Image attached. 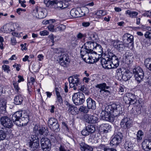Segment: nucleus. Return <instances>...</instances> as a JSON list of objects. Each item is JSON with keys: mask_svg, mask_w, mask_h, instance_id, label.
Listing matches in <instances>:
<instances>
[{"mask_svg": "<svg viewBox=\"0 0 151 151\" xmlns=\"http://www.w3.org/2000/svg\"><path fill=\"white\" fill-rule=\"evenodd\" d=\"M122 107L120 104H116L106 106L104 110H102L100 116L103 120L111 122L113 117L122 113Z\"/></svg>", "mask_w": 151, "mask_h": 151, "instance_id": "1", "label": "nucleus"}, {"mask_svg": "<svg viewBox=\"0 0 151 151\" xmlns=\"http://www.w3.org/2000/svg\"><path fill=\"white\" fill-rule=\"evenodd\" d=\"M96 45V43L91 41L87 42L84 44V47H82L81 48L80 51L81 55L84 61H86V58L89 60V62L91 63H93L98 61L96 58L92 57L91 55H86V54L90 53L91 54L93 53L95 47Z\"/></svg>", "mask_w": 151, "mask_h": 151, "instance_id": "2", "label": "nucleus"}, {"mask_svg": "<svg viewBox=\"0 0 151 151\" xmlns=\"http://www.w3.org/2000/svg\"><path fill=\"white\" fill-rule=\"evenodd\" d=\"M28 114L25 110L17 111L12 116L14 123L17 126L22 127L26 125L29 122Z\"/></svg>", "mask_w": 151, "mask_h": 151, "instance_id": "3", "label": "nucleus"}, {"mask_svg": "<svg viewBox=\"0 0 151 151\" xmlns=\"http://www.w3.org/2000/svg\"><path fill=\"white\" fill-rule=\"evenodd\" d=\"M57 61L60 65L65 68L68 66L70 60L68 55L62 49H57Z\"/></svg>", "mask_w": 151, "mask_h": 151, "instance_id": "4", "label": "nucleus"}, {"mask_svg": "<svg viewBox=\"0 0 151 151\" xmlns=\"http://www.w3.org/2000/svg\"><path fill=\"white\" fill-rule=\"evenodd\" d=\"M85 99L84 94L80 92L74 93L72 97L73 101L76 105L82 104L85 101Z\"/></svg>", "mask_w": 151, "mask_h": 151, "instance_id": "5", "label": "nucleus"}, {"mask_svg": "<svg viewBox=\"0 0 151 151\" xmlns=\"http://www.w3.org/2000/svg\"><path fill=\"white\" fill-rule=\"evenodd\" d=\"M29 147L32 150H36L39 146V139L36 135H31L30 141L28 142Z\"/></svg>", "mask_w": 151, "mask_h": 151, "instance_id": "6", "label": "nucleus"}, {"mask_svg": "<svg viewBox=\"0 0 151 151\" xmlns=\"http://www.w3.org/2000/svg\"><path fill=\"white\" fill-rule=\"evenodd\" d=\"M79 76L78 75H76L70 76L68 78L70 87L73 88L74 90H76L77 87L81 84Z\"/></svg>", "mask_w": 151, "mask_h": 151, "instance_id": "7", "label": "nucleus"}, {"mask_svg": "<svg viewBox=\"0 0 151 151\" xmlns=\"http://www.w3.org/2000/svg\"><path fill=\"white\" fill-rule=\"evenodd\" d=\"M133 73L134 75L136 80L140 82L143 79L144 73L142 69L139 67L134 68L133 70Z\"/></svg>", "mask_w": 151, "mask_h": 151, "instance_id": "8", "label": "nucleus"}, {"mask_svg": "<svg viewBox=\"0 0 151 151\" xmlns=\"http://www.w3.org/2000/svg\"><path fill=\"white\" fill-rule=\"evenodd\" d=\"M47 13L45 9L41 7L36 8V10H33L32 15L35 17L39 19L45 17Z\"/></svg>", "mask_w": 151, "mask_h": 151, "instance_id": "9", "label": "nucleus"}, {"mask_svg": "<svg viewBox=\"0 0 151 151\" xmlns=\"http://www.w3.org/2000/svg\"><path fill=\"white\" fill-rule=\"evenodd\" d=\"M108 60L110 59L111 61L112 68H116L118 66L119 61L118 58L111 52H109L107 55Z\"/></svg>", "mask_w": 151, "mask_h": 151, "instance_id": "10", "label": "nucleus"}, {"mask_svg": "<svg viewBox=\"0 0 151 151\" xmlns=\"http://www.w3.org/2000/svg\"><path fill=\"white\" fill-rule=\"evenodd\" d=\"M41 147L43 151H49L51 147V144L48 138L42 137L41 140Z\"/></svg>", "mask_w": 151, "mask_h": 151, "instance_id": "11", "label": "nucleus"}, {"mask_svg": "<svg viewBox=\"0 0 151 151\" xmlns=\"http://www.w3.org/2000/svg\"><path fill=\"white\" fill-rule=\"evenodd\" d=\"M34 132L37 135L39 134L46 136L48 134V131L46 130L45 127H40L37 124L35 125L33 129Z\"/></svg>", "mask_w": 151, "mask_h": 151, "instance_id": "12", "label": "nucleus"}, {"mask_svg": "<svg viewBox=\"0 0 151 151\" xmlns=\"http://www.w3.org/2000/svg\"><path fill=\"white\" fill-rule=\"evenodd\" d=\"M57 86V105L59 106H62L63 104V100L62 97L64 95L63 89L61 88L60 83L58 84Z\"/></svg>", "mask_w": 151, "mask_h": 151, "instance_id": "13", "label": "nucleus"}, {"mask_svg": "<svg viewBox=\"0 0 151 151\" xmlns=\"http://www.w3.org/2000/svg\"><path fill=\"white\" fill-rule=\"evenodd\" d=\"M0 121L1 124L6 128H11L13 125L11 120L7 116L1 117L0 119Z\"/></svg>", "mask_w": 151, "mask_h": 151, "instance_id": "14", "label": "nucleus"}, {"mask_svg": "<svg viewBox=\"0 0 151 151\" xmlns=\"http://www.w3.org/2000/svg\"><path fill=\"white\" fill-rule=\"evenodd\" d=\"M122 39L124 42L126 44L133 43V36L129 34H125L122 37Z\"/></svg>", "mask_w": 151, "mask_h": 151, "instance_id": "15", "label": "nucleus"}, {"mask_svg": "<svg viewBox=\"0 0 151 151\" xmlns=\"http://www.w3.org/2000/svg\"><path fill=\"white\" fill-rule=\"evenodd\" d=\"M63 0H57V8L63 9L67 7L68 5V2L71 1L72 0H64V2Z\"/></svg>", "mask_w": 151, "mask_h": 151, "instance_id": "16", "label": "nucleus"}, {"mask_svg": "<svg viewBox=\"0 0 151 151\" xmlns=\"http://www.w3.org/2000/svg\"><path fill=\"white\" fill-rule=\"evenodd\" d=\"M142 147L145 151H149L151 149V141L148 139L144 140L142 143Z\"/></svg>", "mask_w": 151, "mask_h": 151, "instance_id": "17", "label": "nucleus"}, {"mask_svg": "<svg viewBox=\"0 0 151 151\" xmlns=\"http://www.w3.org/2000/svg\"><path fill=\"white\" fill-rule=\"evenodd\" d=\"M120 125L124 128L128 129L131 126V121L127 118H124L121 122Z\"/></svg>", "mask_w": 151, "mask_h": 151, "instance_id": "18", "label": "nucleus"}, {"mask_svg": "<svg viewBox=\"0 0 151 151\" xmlns=\"http://www.w3.org/2000/svg\"><path fill=\"white\" fill-rule=\"evenodd\" d=\"M57 120L53 118H50L48 121V124L50 128L54 131L57 129Z\"/></svg>", "mask_w": 151, "mask_h": 151, "instance_id": "19", "label": "nucleus"}, {"mask_svg": "<svg viewBox=\"0 0 151 151\" xmlns=\"http://www.w3.org/2000/svg\"><path fill=\"white\" fill-rule=\"evenodd\" d=\"M96 87L97 88H99L100 89V93H102L103 91L104 92H108L110 93V92L108 90H106V89H108L110 87L107 86L105 83H103L99 84H97Z\"/></svg>", "mask_w": 151, "mask_h": 151, "instance_id": "20", "label": "nucleus"}, {"mask_svg": "<svg viewBox=\"0 0 151 151\" xmlns=\"http://www.w3.org/2000/svg\"><path fill=\"white\" fill-rule=\"evenodd\" d=\"M132 76V74L129 70H125L122 76V79L124 81H127L130 79Z\"/></svg>", "mask_w": 151, "mask_h": 151, "instance_id": "21", "label": "nucleus"}, {"mask_svg": "<svg viewBox=\"0 0 151 151\" xmlns=\"http://www.w3.org/2000/svg\"><path fill=\"white\" fill-rule=\"evenodd\" d=\"M124 56L125 58V62L127 64L131 63L133 62L134 58L132 53L127 52L125 53Z\"/></svg>", "mask_w": 151, "mask_h": 151, "instance_id": "22", "label": "nucleus"}, {"mask_svg": "<svg viewBox=\"0 0 151 151\" xmlns=\"http://www.w3.org/2000/svg\"><path fill=\"white\" fill-rule=\"evenodd\" d=\"M80 148L82 151H93V150L92 147L83 142L80 144Z\"/></svg>", "mask_w": 151, "mask_h": 151, "instance_id": "23", "label": "nucleus"}, {"mask_svg": "<svg viewBox=\"0 0 151 151\" xmlns=\"http://www.w3.org/2000/svg\"><path fill=\"white\" fill-rule=\"evenodd\" d=\"M87 106L88 108L94 110L96 108L95 102L90 98H89L86 100Z\"/></svg>", "mask_w": 151, "mask_h": 151, "instance_id": "24", "label": "nucleus"}, {"mask_svg": "<svg viewBox=\"0 0 151 151\" xmlns=\"http://www.w3.org/2000/svg\"><path fill=\"white\" fill-rule=\"evenodd\" d=\"M82 14H80V11L76 9H72L70 11V13L71 15L73 17L75 18L81 17L84 16L85 13L81 12Z\"/></svg>", "mask_w": 151, "mask_h": 151, "instance_id": "25", "label": "nucleus"}, {"mask_svg": "<svg viewBox=\"0 0 151 151\" xmlns=\"http://www.w3.org/2000/svg\"><path fill=\"white\" fill-rule=\"evenodd\" d=\"M111 126L108 124H103L100 126V129L104 133H107L111 130Z\"/></svg>", "mask_w": 151, "mask_h": 151, "instance_id": "26", "label": "nucleus"}, {"mask_svg": "<svg viewBox=\"0 0 151 151\" xmlns=\"http://www.w3.org/2000/svg\"><path fill=\"white\" fill-rule=\"evenodd\" d=\"M68 112L73 115H76L78 113L77 108L74 105L69 104L68 106Z\"/></svg>", "mask_w": 151, "mask_h": 151, "instance_id": "27", "label": "nucleus"}, {"mask_svg": "<svg viewBox=\"0 0 151 151\" xmlns=\"http://www.w3.org/2000/svg\"><path fill=\"white\" fill-rule=\"evenodd\" d=\"M12 24H7L4 25L1 29V31L3 33H6L11 31L13 30L12 28Z\"/></svg>", "mask_w": 151, "mask_h": 151, "instance_id": "28", "label": "nucleus"}, {"mask_svg": "<svg viewBox=\"0 0 151 151\" xmlns=\"http://www.w3.org/2000/svg\"><path fill=\"white\" fill-rule=\"evenodd\" d=\"M134 144L130 141H126L124 144L125 149L128 151H131L133 148Z\"/></svg>", "mask_w": 151, "mask_h": 151, "instance_id": "29", "label": "nucleus"}, {"mask_svg": "<svg viewBox=\"0 0 151 151\" xmlns=\"http://www.w3.org/2000/svg\"><path fill=\"white\" fill-rule=\"evenodd\" d=\"M23 98L22 96L19 95L15 96L14 99V103L16 105L21 104L23 101Z\"/></svg>", "mask_w": 151, "mask_h": 151, "instance_id": "30", "label": "nucleus"}, {"mask_svg": "<svg viewBox=\"0 0 151 151\" xmlns=\"http://www.w3.org/2000/svg\"><path fill=\"white\" fill-rule=\"evenodd\" d=\"M103 48L101 45L97 43V45H96L93 52L96 54H98L99 55H101L103 53Z\"/></svg>", "mask_w": 151, "mask_h": 151, "instance_id": "31", "label": "nucleus"}, {"mask_svg": "<svg viewBox=\"0 0 151 151\" xmlns=\"http://www.w3.org/2000/svg\"><path fill=\"white\" fill-rule=\"evenodd\" d=\"M107 57V56L106 55V59L105 58H101V62L104 68L107 69H111V66L110 67V65H107L108 62L109 60H110V59L108 60Z\"/></svg>", "mask_w": 151, "mask_h": 151, "instance_id": "32", "label": "nucleus"}, {"mask_svg": "<svg viewBox=\"0 0 151 151\" xmlns=\"http://www.w3.org/2000/svg\"><path fill=\"white\" fill-rule=\"evenodd\" d=\"M44 2L46 6L52 7L56 5V1H50L49 0H44Z\"/></svg>", "mask_w": 151, "mask_h": 151, "instance_id": "33", "label": "nucleus"}, {"mask_svg": "<svg viewBox=\"0 0 151 151\" xmlns=\"http://www.w3.org/2000/svg\"><path fill=\"white\" fill-rule=\"evenodd\" d=\"M6 102L5 101L0 100V109L2 110V112L5 113L6 110Z\"/></svg>", "mask_w": 151, "mask_h": 151, "instance_id": "34", "label": "nucleus"}, {"mask_svg": "<svg viewBox=\"0 0 151 151\" xmlns=\"http://www.w3.org/2000/svg\"><path fill=\"white\" fill-rule=\"evenodd\" d=\"M127 94L128 96V97H129V98L130 99V101H131V104H134L137 101L136 97L135 95L131 93H129Z\"/></svg>", "mask_w": 151, "mask_h": 151, "instance_id": "35", "label": "nucleus"}, {"mask_svg": "<svg viewBox=\"0 0 151 151\" xmlns=\"http://www.w3.org/2000/svg\"><path fill=\"white\" fill-rule=\"evenodd\" d=\"M90 123H97L99 120V118L97 116L90 115Z\"/></svg>", "mask_w": 151, "mask_h": 151, "instance_id": "36", "label": "nucleus"}, {"mask_svg": "<svg viewBox=\"0 0 151 151\" xmlns=\"http://www.w3.org/2000/svg\"><path fill=\"white\" fill-rule=\"evenodd\" d=\"M12 83L15 91L17 93H20L21 89L19 86V83L15 81H13Z\"/></svg>", "mask_w": 151, "mask_h": 151, "instance_id": "37", "label": "nucleus"}, {"mask_svg": "<svg viewBox=\"0 0 151 151\" xmlns=\"http://www.w3.org/2000/svg\"><path fill=\"white\" fill-rule=\"evenodd\" d=\"M114 138H115L116 141H117L119 143L121 142L123 138V135L121 132H118L117 134L114 135Z\"/></svg>", "mask_w": 151, "mask_h": 151, "instance_id": "38", "label": "nucleus"}, {"mask_svg": "<svg viewBox=\"0 0 151 151\" xmlns=\"http://www.w3.org/2000/svg\"><path fill=\"white\" fill-rule=\"evenodd\" d=\"M126 14H128L132 18L135 17L138 14V13L136 12L128 10L126 11Z\"/></svg>", "mask_w": 151, "mask_h": 151, "instance_id": "39", "label": "nucleus"}, {"mask_svg": "<svg viewBox=\"0 0 151 151\" xmlns=\"http://www.w3.org/2000/svg\"><path fill=\"white\" fill-rule=\"evenodd\" d=\"M86 129H88L90 134H92L94 132L95 128L93 125H90L86 127Z\"/></svg>", "mask_w": 151, "mask_h": 151, "instance_id": "40", "label": "nucleus"}, {"mask_svg": "<svg viewBox=\"0 0 151 151\" xmlns=\"http://www.w3.org/2000/svg\"><path fill=\"white\" fill-rule=\"evenodd\" d=\"M2 70L4 72L7 74H9L11 71L10 66L6 65H3L2 66Z\"/></svg>", "mask_w": 151, "mask_h": 151, "instance_id": "41", "label": "nucleus"}, {"mask_svg": "<svg viewBox=\"0 0 151 151\" xmlns=\"http://www.w3.org/2000/svg\"><path fill=\"white\" fill-rule=\"evenodd\" d=\"M115 47L120 52L123 50L125 48L124 45L122 43L117 44L115 45Z\"/></svg>", "mask_w": 151, "mask_h": 151, "instance_id": "42", "label": "nucleus"}, {"mask_svg": "<svg viewBox=\"0 0 151 151\" xmlns=\"http://www.w3.org/2000/svg\"><path fill=\"white\" fill-rule=\"evenodd\" d=\"M119 144L118 142L115 139V138H114V136H113L112 139L111 140L110 145L112 146H116Z\"/></svg>", "mask_w": 151, "mask_h": 151, "instance_id": "43", "label": "nucleus"}, {"mask_svg": "<svg viewBox=\"0 0 151 151\" xmlns=\"http://www.w3.org/2000/svg\"><path fill=\"white\" fill-rule=\"evenodd\" d=\"M89 108L88 107H86L85 106H81L79 109V111L83 112L85 113H87L89 111Z\"/></svg>", "mask_w": 151, "mask_h": 151, "instance_id": "44", "label": "nucleus"}, {"mask_svg": "<svg viewBox=\"0 0 151 151\" xmlns=\"http://www.w3.org/2000/svg\"><path fill=\"white\" fill-rule=\"evenodd\" d=\"M143 132L141 130H139L137 134V140H141L142 139Z\"/></svg>", "mask_w": 151, "mask_h": 151, "instance_id": "45", "label": "nucleus"}, {"mask_svg": "<svg viewBox=\"0 0 151 151\" xmlns=\"http://www.w3.org/2000/svg\"><path fill=\"white\" fill-rule=\"evenodd\" d=\"M6 134L5 132L0 130V141L4 139L6 137Z\"/></svg>", "mask_w": 151, "mask_h": 151, "instance_id": "46", "label": "nucleus"}, {"mask_svg": "<svg viewBox=\"0 0 151 151\" xmlns=\"http://www.w3.org/2000/svg\"><path fill=\"white\" fill-rule=\"evenodd\" d=\"M124 101L125 102V103L128 104H131V101H130V99L128 97V96L127 94L126 95L124 96L123 97Z\"/></svg>", "mask_w": 151, "mask_h": 151, "instance_id": "47", "label": "nucleus"}, {"mask_svg": "<svg viewBox=\"0 0 151 151\" xmlns=\"http://www.w3.org/2000/svg\"><path fill=\"white\" fill-rule=\"evenodd\" d=\"M151 64V58H147L145 61V67L147 68Z\"/></svg>", "mask_w": 151, "mask_h": 151, "instance_id": "48", "label": "nucleus"}, {"mask_svg": "<svg viewBox=\"0 0 151 151\" xmlns=\"http://www.w3.org/2000/svg\"><path fill=\"white\" fill-rule=\"evenodd\" d=\"M122 74L121 70L119 69L116 70V77H117L119 79L122 78Z\"/></svg>", "mask_w": 151, "mask_h": 151, "instance_id": "49", "label": "nucleus"}, {"mask_svg": "<svg viewBox=\"0 0 151 151\" xmlns=\"http://www.w3.org/2000/svg\"><path fill=\"white\" fill-rule=\"evenodd\" d=\"M90 115L86 114L83 116V120L86 122L90 123Z\"/></svg>", "mask_w": 151, "mask_h": 151, "instance_id": "50", "label": "nucleus"}, {"mask_svg": "<svg viewBox=\"0 0 151 151\" xmlns=\"http://www.w3.org/2000/svg\"><path fill=\"white\" fill-rule=\"evenodd\" d=\"M96 37L94 34H92L89 37L88 39L89 40H91L92 42H94L96 39Z\"/></svg>", "mask_w": 151, "mask_h": 151, "instance_id": "51", "label": "nucleus"}, {"mask_svg": "<svg viewBox=\"0 0 151 151\" xmlns=\"http://www.w3.org/2000/svg\"><path fill=\"white\" fill-rule=\"evenodd\" d=\"M57 28L59 31H63L65 29L66 26L63 24H60L58 25Z\"/></svg>", "mask_w": 151, "mask_h": 151, "instance_id": "52", "label": "nucleus"}, {"mask_svg": "<svg viewBox=\"0 0 151 151\" xmlns=\"http://www.w3.org/2000/svg\"><path fill=\"white\" fill-rule=\"evenodd\" d=\"M88 130V129H86V127L85 129L82 130L81 132L82 135L84 136H87L89 135L90 134Z\"/></svg>", "mask_w": 151, "mask_h": 151, "instance_id": "53", "label": "nucleus"}, {"mask_svg": "<svg viewBox=\"0 0 151 151\" xmlns=\"http://www.w3.org/2000/svg\"><path fill=\"white\" fill-rule=\"evenodd\" d=\"M49 34V32L47 30H44L41 31L40 32V34L42 36H44L48 35Z\"/></svg>", "mask_w": 151, "mask_h": 151, "instance_id": "54", "label": "nucleus"}, {"mask_svg": "<svg viewBox=\"0 0 151 151\" xmlns=\"http://www.w3.org/2000/svg\"><path fill=\"white\" fill-rule=\"evenodd\" d=\"M48 30L50 31L53 32L55 31L54 29V26L52 24H50L48 27Z\"/></svg>", "mask_w": 151, "mask_h": 151, "instance_id": "55", "label": "nucleus"}, {"mask_svg": "<svg viewBox=\"0 0 151 151\" xmlns=\"http://www.w3.org/2000/svg\"><path fill=\"white\" fill-rule=\"evenodd\" d=\"M17 77L18 78V80L17 81L18 83H20L21 82H23L24 81V79L23 76L20 75H19Z\"/></svg>", "mask_w": 151, "mask_h": 151, "instance_id": "56", "label": "nucleus"}, {"mask_svg": "<svg viewBox=\"0 0 151 151\" xmlns=\"http://www.w3.org/2000/svg\"><path fill=\"white\" fill-rule=\"evenodd\" d=\"M96 14L99 16H104L105 14L103 10H100L98 11L96 13Z\"/></svg>", "mask_w": 151, "mask_h": 151, "instance_id": "57", "label": "nucleus"}, {"mask_svg": "<svg viewBox=\"0 0 151 151\" xmlns=\"http://www.w3.org/2000/svg\"><path fill=\"white\" fill-rule=\"evenodd\" d=\"M4 39L1 36H0V48L2 49H3Z\"/></svg>", "mask_w": 151, "mask_h": 151, "instance_id": "58", "label": "nucleus"}, {"mask_svg": "<svg viewBox=\"0 0 151 151\" xmlns=\"http://www.w3.org/2000/svg\"><path fill=\"white\" fill-rule=\"evenodd\" d=\"M17 43V41L15 37H12L11 38V43L12 45H15Z\"/></svg>", "mask_w": 151, "mask_h": 151, "instance_id": "59", "label": "nucleus"}, {"mask_svg": "<svg viewBox=\"0 0 151 151\" xmlns=\"http://www.w3.org/2000/svg\"><path fill=\"white\" fill-rule=\"evenodd\" d=\"M27 44L26 43H24V44H21L20 45L21 47V50L23 51L24 50H26L27 48L26 47Z\"/></svg>", "mask_w": 151, "mask_h": 151, "instance_id": "60", "label": "nucleus"}, {"mask_svg": "<svg viewBox=\"0 0 151 151\" xmlns=\"http://www.w3.org/2000/svg\"><path fill=\"white\" fill-rule=\"evenodd\" d=\"M69 84L68 82H66L65 83V86L64 88V89L66 93H67L68 92V86Z\"/></svg>", "mask_w": 151, "mask_h": 151, "instance_id": "61", "label": "nucleus"}, {"mask_svg": "<svg viewBox=\"0 0 151 151\" xmlns=\"http://www.w3.org/2000/svg\"><path fill=\"white\" fill-rule=\"evenodd\" d=\"M37 58L39 61H42L44 59V56L42 54H39L37 56Z\"/></svg>", "mask_w": 151, "mask_h": 151, "instance_id": "62", "label": "nucleus"}, {"mask_svg": "<svg viewBox=\"0 0 151 151\" xmlns=\"http://www.w3.org/2000/svg\"><path fill=\"white\" fill-rule=\"evenodd\" d=\"M145 36L146 38H151V33L149 32H147L145 34Z\"/></svg>", "mask_w": 151, "mask_h": 151, "instance_id": "63", "label": "nucleus"}, {"mask_svg": "<svg viewBox=\"0 0 151 151\" xmlns=\"http://www.w3.org/2000/svg\"><path fill=\"white\" fill-rule=\"evenodd\" d=\"M106 147L105 145L101 144H100L98 146V148L99 149L103 150L104 151L105 149L106 148Z\"/></svg>", "mask_w": 151, "mask_h": 151, "instance_id": "64", "label": "nucleus"}]
</instances>
